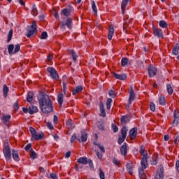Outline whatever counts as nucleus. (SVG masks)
I'll return each instance as SVG.
<instances>
[{
  "mask_svg": "<svg viewBox=\"0 0 179 179\" xmlns=\"http://www.w3.org/2000/svg\"><path fill=\"white\" fill-rule=\"evenodd\" d=\"M38 101L40 109L43 114H50L54 110V106H52V101L50 96L47 94H41L38 96Z\"/></svg>",
  "mask_w": 179,
  "mask_h": 179,
  "instance_id": "f257e3e1",
  "label": "nucleus"
},
{
  "mask_svg": "<svg viewBox=\"0 0 179 179\" xmlns=\"http://www.w3.org/2000/svg\"><path fill=\"white\" fill-rule=\"evenodd\" d=\"M3 153L7 162H10V160H12V152L10 151V147H9L8 140H5L3 141Z\"/></svg>",
  "mask_w": 179,
  "mask_h": 179,
  "instance_id": "f03ea898",
  "label": "nucleus"
},
{
  "mask_svg": "<svg viewBox=\"0 0 179 179\" xmlns=\"http://www.w3.org/2000/svg\"><path fill=\"white\" fill-rule=\"evenodd\" d=\"M63 20L60 22V27L61 29H63V30H65L66 27L67 29H72V18L71 17H62Z\"/></svg>",
  "mask_w": 179,
  "mask_h": 179,
  "instance_id": "7ed1b4c3",
  "label": "nucleus"
},
{
  "mask_svg": "<svg viewBox=\"0 0 179 179\" xmlns=\"http://www.w3.org/2000/svg\"><path fill=\"white\" fill-rule=\"evenodd\" d=\"M29 131L31 134V141L33 142V141H41L43 138H44V134L41 132V134H37V131H36V129L33 128V127H29Z\"/></svg>",
  "mask_w": 179,
  "mask_h": 179,
  "instance_id": "20e7f679",
  "label": "nucleus"
},
{
  "mask_svg": "<svg viewBox=\"0 0 179 179\" xmlns=\"http://www.w3.org/2000/svg\"><path fill=\"white\" fill-rule=\"evenodd\" d=\"M76 139H77L78 142H86V141H87V133L85 131V130L81 131L80 138H78L76 134H73L71 138V143H73Z\"/></svg>",
  "mask_w": 179,
  "mask_h": 179,
  "instance_id": "39448f33",
  "label": "nucleus"
},
{
  "mask_svg": "<svg viewBox=\"0 0 179 179\" xmlns=\"http://www.w3.org/2000/svg\"><path fill=\"white\" fill-rule=\"evenodd\" d=\"M27 37L28 38H30V37H31V36H33L35 32L37 33V22H36V20L32 22L31 27L28 26L27 27Z\"/></svg>",
  "mask_w": 179,
  "mask_h": 179,
  "instance_id": "423d86ee",
  "label": "nucleus"
},
{
  "mask_svg": "<svg viewBox=\"0 0 179 179\" xmlns=\"http://www.w3.org/2000/svg\"><path fill=\"white\" fill-rule=\"evenodd\" d=\"M8 51L9 55H13L14 54H17L19 51H20V45L16 44L15 45L13 44H10L8 45Z\"/></svg>",
  "mask_w": 179,
  "mask_h": 179,
  "instance_id": "0eeeda50",
  "label": "nucleus"
},
{
  "mask_svg": "<svg viewBox=\"0 0 179 179\" xmlns=\"http://www.w3.org/2000/svg\"><path fill=\"white\" fill-rule=\"evenodd\" d=\"M127 132H128V128H127V127L125 126L122 127L121 129L122 136H120L117 140V143L119 145H122V143H124L127 138Z\"/></svg>",
  "mask_w": 179,
  "mask_h": 179,
  "instance_id": "6e6552de",
  "label": "nucleus"
},
{
  "mask_svg": "<svg viewBox=\"0 0 179 179\" xmlns=\"http://www.w3.org/2000/svg\"><path fill=\"white\" fill-rule=\"evenodd\" d=\"M48 72H49L52 79H54L55 80H57V79H59V76L58 75V72L55 69L52 67H48L47 69Z\"/></svg>",
  "mask_w": 179,
  "mask_h": 179,
  "instance_id": "1a4fd4ad",
  "label": "nucleus"
},
{
  "mask_svg": "<svg viewBox=\"0 0 179 179\" xmlns=\"http://www.w3.org/2000/svg\"><path fill=\"white\" fill-rule=\"evenodd\" d=\"M149 78L156 76L157 75V69L153 66V65H150L148 69Z\"/></svg>",
  "mask_w": 179,
  "mask_h": 179,
  "instance_id": "9d476101",
  "label": "nucleus"
},
{
  "mask_svg": "<svg viewBox=\"0 0 179 179\" xmlns=\"http://www.w3.org/2000/svg\"><path fill=\"white\" fill-rule=\"evenodd\" d=\"M129 136L130 139H135L136 138V136L138 135V128L134 127L129 131Z\"/></svg>",
  "mask_w": 179,
  "mask_h": 179,
  "instance_id": "9b49d317",
  "label": "nucleus"
},
{
  "mask_svg": "<svg viewBox=\"0 0 179 179\" xmlns=\"http://www.w3.org/2000/svg\"><path fill=\"white\" fill-rule=\"evenodd\" d=\"M130 120L131 117H129V115L122 116L120 118L121 124L122 125H124L123 127H125V125L128 124V122H129Z\"/></svg>",
  "mask_w": 179,
  "mask_h": 179,
  "instance_id": "f8f14e48",
  "label": "nucleus"
},
{
  "mask_svg": "<svg viewBox=\"0 0 179 179\" xmlns=\"http://www.w3.org/2000/svg\"><path fill=\"white\" fill-rule=\"evenodd\" d=\"M153 31L156 37H158L159 38H163V31H162V29L159 28H153Z\"/></svg>",
  "mask_w": 179,
  "mask_h": 179,
  "instance_id": "ddd939ff",
  "label": "nucleus"
},
{
  "mask_svg": "<svg viewBox=\"0 0 179 179\" xmlns=\"http://www.w3.org/2000/svg\"><path fill=\"white\" fill-rule=\"evenodd\" d=\"M112 75L115 76V79H118L119 80H125L127 79V74H117V73L112 72Z\"/></svg>",
  "mask_w": 179,
  "mask_h": 179,
  "instance_id": "4468645a",
  "label": "nucleus"
},
{
  "mask_svg": "<svg viewBox=\"0 0 179 179\" xmlns=\"http://www.w3.org/2000/svg\"><path fill=\"white\" fill-rule=\"evenodd\" d=\"M127 143H124L120 147V153L122 155V156H127V153L128 152V150L127 149Z\"/></svg>",
  "mask_w": 179,
  "mask_h": 179,
  "instance_id": "2eb2a0df",
  "label": "nucleus"
},
{
  "mask_svg": "<svg viewBox=\"0 0 179 179\" xmlns=\"http://www.w3.org/2000/svg\"><path fill=\"white\" fill-rule=\"evenodd\" d=\"M3 122L6 127H9V122L10 121V115H3L2 116Z\"/></svg>",
  "mask_w": 179,
  "mask_h": 179,
  "instance_id": "dca6fc26",
  "label": "nucleus"
},
{
  "mask_svg": "<svg viewBox=\"0 0 179 179\" xmlns=\"http://www.w3.org/2000/svg\"><path fill=\"white\" fill-rule=\"evenodd\" d=\"M29 114H30L31 115H33V114L38 113V108H37V106L32 105V106H29Z\"/></svg>",
  "mask_w": 179,
  "mask_h": 179,
  "instance_id": "f3484780",
  "label": "nucleus"
},
{
  "mask_svg": "<svg viewBox=\"0 0 179 179\" xmlns=\"http://www.w3.org/2000/svg\"><path fill=\"white\" fill-rule=\"evenodd\" d=\"M141 164L143 169H146V167H148V155L143 156Z\"/></svg>",
  "mask_w": 179,
  "mask_h": 179,
  "instance_id": "a211bd4d",
  "label": "nucleus"
},
{
  "mask_svg": "<svg viewBox=\"0 0 179 179\" xmlns=\"http://www.w3.org/2000/svg\"><path fill=\"white\" fill-rule=\"evenodd\" d=\"M99 109L101 112V117L104 118V117H106V110L104 109V104L101 101L99 103Z\"/></svg>",
  "mask_w": 179,
  "mask_h": 179,
  "instance_id": "6ab92c4d",
  "label": "nucleus"
},
{
  "mask_svg": "<svg viewBox=\"0 0 179 179\" xmlns=\"http://www.w3.org/2000/svg\"><path fill=\"white\" fill-rule=\"evenodd\" d=\"M129 0H122L121 9H122V14L124 15L125 13V8L128 5V2Z\"/></svg>",
  "mask_w": 179,
  "mask_h": 179,
  "instance_id": "aec40b11",
  "label": "nucleus"
},
{
  "mask_svg": "<svg viewBox=\"0 0 179 179\" xmlns=\"http://www.w3.org/2000/svg\"><path fill=\"white\" fill-rule=\"evenodd\" d=\"M87 157H80L77 160V163H80V164H83L84 166H85V164H87Z\"/></svg>",
  "mask_w": 179,
  "mask_h": 179,
  "instance_id": "412c9836",
  "label": "nucleus"
},
{
  "mask_svg": "<svg viewBox=\"0 0 179 179\" xmlns=\"http://www.w3.org/2000/svg\"><path fill=\"white\" fill-rule=\"evenodd\" d=\"M135 100V92L134 90H131V92H129V104H132V101Z\"/></svg>",
  "mask_w": 179,
  "mask_h": 179,
  "instance_id": "4be33fe9",
  "label": "nucleus"
},
{
  "mask_svg": "<svg viewBox=\"0 0 179 179\" xmlns=\"http://www.w3.org/2000/svg\"><path fill=\"white\" fill-rule=\"evenodd\" d=\"M82 90H83V87H82V85L76 87L73 90V96H75V94H77L78 93H80Z\"/></svg>",
  "mask_w": 179,
  "mask_h": 179,
  "instance_id": "5701e85b",
  "label": "nucleus"
},
{
  "mask_svg": "<svg viewBox=\"0 0 179 179\" xmlns=\"http://www.w3.org/2000/svg\"><path fill=\"white\" fill-rule=\"evenodd\" d=\"M12 156H13V159L15 162H19V160H20V158H19V154H18L17 151H16L15 150H12Z\"/></svg>",
  "mask_w": 179,
  "mask_h": 179,
  "instance_id": "b1692460",
  "label": "nucleus"
},
{
  "mask_svg": "<svg viewBox=\"0 0 179 179\" xmlns=\"http://www.w3.org/2000/svg\"><path fill=\"white\" fill-rule=\"evenodd\" d=\"M122 66H127V65H131V61L127 57L122 58L121 60Z\"/></svg>",
  "mask_w": 179,
  "mask_h": 179,
  "instance_id": "393cba45",
  "label": "nucleus"
},
{
  "mask_svg": "<svg viewBox=\"0 0 179 179\" xmlns=\"http://www.w3.org/2000/svg\"><path fill=\"white\" fill-rule=\"evenodd\" d=\"M113 34H114V26L110 25L108 30V38L111 40L113 38Z\"/></svg>",
  "mask_w": 179,
  "mask_h": 179,
  "instance_id": "a878e982",
  "label": "nucleus"
},
{
  "mask_svg": "<svg viewBox=\"0 0 179 179\" xmlns=\"http://www.w3.org/2000/svg\"><path fill=\"white\" fill-rule=\"evenodd\" d=\"M66 125L69 129H73L75 128V124L72 122V120H69L66 122Z\"/></svg>",
  "mask_w": 179,
  "mask_h": 179,
  "instance_id": "bb28decb",
  "label": "nucleus"
},
{
  "mask_svg": "<svg viewBox=\"0 0 179 179\" xmlns=\"http://www.w3.org/2000/svg\"><path fill=\"white\" fill-rule=\"evenodd\" d=\"M8 92H9V87H8V85H4L3 86V97H5V99L8 97Z\"/></svg>",
  "mask_w": 179,
  "mask_h": 179,
  "instance_id": "cd10ccee",
  "label": "nucleus"
},
{
  "mask_svg": "<svg viewBox=\"0 0 179 179\" xmlns=\"http://www.w3.org/2000/svg\"><path fill=\"white\" fill-rule=\"evenodd\" d=\"M57 101L59 104V106H62V103H64V94L61 93L57 96Z\"/></svg>",
  "mask_w": 179,
  "mask_h": 179,
  "instance_id": "c85d7f7f",
  "label": "nucleus"
},
{
  "mask_svg": "<svg viewBox=\"0 0 179 179\" xmlns=\"http://www.w3.org/2000/svg\"><path fill=\"white\" fill-rule=\"evenodd\" d=\"M127 170L131 176H132V174H134V167L132 166V164H127Z\"/></svg>",
  "mask_w": 179,
  "mask_h": 179,
  "instance_id": "c756f323",
  "label": "nucleus"
},
{
  "mask_svg": "<svg viewBox=\"0 0 179 179\" xmlns=\"http://www.w3.org/2000/svg\"><path fill=\"white\" fill-rule=\"evenodd\" d=\"M62 15L66 16L65 17H69V15H71V10H69L67 8L63 9L62 10Z\"/></svg>",
  "mask_w": 179,
  "mask_h": 179,
  "instance_id": "7c9ffc66",
  "label": "nucleus"
},
{
  "mask_svg": "<svg viewBox=\"0 0 179 179\" xmlns=\"http://www.w3.org/2000/svg\"><path fill=\"white\" fill-rule=\"evenodd\" d=\"M178 48H179V44L178 43H176L175 47L173 48L172 50V54L173 55H178Z\"/></svg>",
  "mask_w": 179,
  "mask_h": 179,
  "instance_id": "2f4dec72",
  "label": "nucleus"
},
{
  "mask_svg": "<svg viewBox=\"0 0 179 179\" xmlns=\"http://www.w3.org/2000/svg\"><path fill=\"white\" fill-rule=\"evenodd\" d=\"M33 92H29L27 94V101L28 103H31V101H33Z\"/></svg>",
  "mask_w": 179,
  "mask_h": 179,
  "instance_id": "473e14b6",
  "label": "nucleus"
},
{
  "mask_svg": "<svg viewBox=\"0 0 179 179\" xmlns=\"http://www.w3.org/2000/svg\"><path fill=\"white\" fill-rule=\"evenodd\" d=\"M159 26L162 28V29H167L169 24H167V22H166V21L164 20H161L159 21Z\"/></svg>",
  "mask_w": 179,
  "mask_h": 179,
  "instance_id": "72a5a7b5",
  "label": "nucleus"
},
{
  "mask_svg": "<svg viewBox=\"0 0 179 179\" xmlns=\"http://www.w3.org/2000/svg\"><path fill=\"white\" fill-rule=\"evenodd\" d=\"M31 159L32 160H34V159H37V153L33 150V149H31L29 151Z\"/></svg>",
  "mask_w": 179,
  "mask_h": 179,
  "instance_id": "f704fd0d",
  "label": "nucleus"
},
{
  "mask_svg": "<svg viewBox=\"0 0 179 179\" xmlns=\"http://www.w3.org/2000/svg\"><path fill=\"white\" fill-rule=\"evenodd\" d=\"M13 36V29H10L8 34L7 43H10V40H12Z\"/></svg>",
  "mask_w": 179,
  "mask_h": 179,
  "instance_id": "c9c22d12",
  "label": "nucleus"
},
{
  "mask_svg": "<svg viewBox=\"0 0 179 179\" xmlns=\"http://www.w3.org/2000/svg\"><path fill=\"white\" fill-rule=\"evenodd\" d=\"M113 103V99L109 98L107 99L106 101V108L107 110H110L111 108V103Z\"/></svg>",
  "mask_w": 179,
  "mask_h": 179,
  "instance_id": "e433bc0d",
  "label": "nucleus"
},
{
  "mask_svg": "<svg viewBox=\"0 0 179 179\" xmlns=\"http://www.w3.org/2000/svg\"><path fill=\"white\" fill-rule=\"evenodd\" d=\"M159 103L161 106H164V104H166V98H164L163 96H161L159 99Z\"/></svg>",
  "mask_w": 179,
  "mask_h": 179,
  "instance_id": "4c0bfd02",
  "label": "nucleus"
},
{
  "mask_svg": "<svg viewBox=\"0 0 179 179\" xmlns=\"http://www.w3.org/2000/svg\"><path fill=\"white\" fill-rule=\"evenodd\" d=\"M48 38V34H47V31H43L41 35V40H47Z\"/></svg>",
  "mask_w": 179,
  "mask_h": 179,
  "instance_id": "58836bf2",
  "label": "nucleus"
},
{
  "mask_svg": "<svg viewBox=\"0 0 179 179\" xmlns=\"http://www.w3.org/2000/svg\"><path fill=\"white\" fill-rule=\"evenodd\" d=\"M70 52L72 55L73 60L76 62V58H78V55L73 50H70Z\"/></svg>",
  "mask_w": 179,
  "mask_h": 179,
  "instance_id": "ea45409f",
  "label": "nucleus"
},
{
  "mask_svg": "<svg viewBox=\"0 0 179 179\" xmlns=\"http://www.w3.org/2000/svg\"><path fill=\"white\" fill-rule=\"evenodd\" d=\"M166 90L169 93V94H171L173 93V87H171V85L167 84L166 85Z\"/></svg>",
  "mask_w": 179,
  "mask_h": 179,
  "instance_id": "a19ab883",
  "label": "nucleus"
},
{
  "mask_svg": "<svg viewBox=\"0 0 179 179\" xmlns=\"http://www.w3.org/2000/svg\"><path fill=\"white\" fill-rule=\"evenodd\" d=\"M92 10L94 15H97V7L96 6V3L92 1Z\"/></svg>",
  "mask_w": 179,
  "mask_h": 179,
  "instance_id": "79ce46f5",
  "label": "nucleus"
},
{
  "mask_svg": "<svg viewBox=\"0 0 179 179\" xmlns=\"http://www.w3.org/2000/svg\"><path fill=\"white\" fill-rule=\"evenodd\" d=\"M108 95L113 99H114V97H117V94L114 93V91L113 90H110L108 91Z\"/></svg>",
  "mask_w": 179,
  "mask_h": 179,
  "instance_id": "37998d69",
  "label": "nucleus"
},
{
  "mask_svg": "<svg viewBox=\"0 0 179 179\" xmlns=\"http://www.w3.org/2000/svg\"><path fill=\"white\" fill-rule=\"evenodd\" d=\"M150 110H151V111H153V112L156 111V106L155 105V103L150 102Z\"/></svg>",
  "mask_w": 179,
  "mask_h": 179,
  "instance_id": "c03bdc74",
  "label": "nucleus"
},
{
  "mask_svg": "<svg viewBox=\"0 0 179 179\" xmlns=\"http://www.w3.org/2000/svg\"><path fill=\"white\" fill-rule=\"evenodd\" d=\"M87 164H89L90 169H92V170H94V166L93 165V161H92V159H88Z\"/></svg>",
  "mask_w": 179,
  "mask_h": 179,
  "instance_id": "a18cd8bd",
  "label": "nucleus"
},
{
  "mask_svg": "<svg viewBox=\"0 0 179 179\" xmlns=\"http://www.w3.org/2000/svg\"><path fill=\"white\" fill-rule=\"evenodd\" d=\"M99 177L100 179H106L104 172L103 171V170H101V169H99Z\"/></svg>",
  "mask_w": 179,
  "mask_h": 179,
  "instance_id": "49530a36",
  "label": "nucleus"
},
{
  "mask_svg": "<svg viewBox=\"0 0 179 179\" xmlns=\"http://www.w3.org/2000/svg\"><path fill=\"white\" fill-rule=\"evenodd\" d=\"M32 13L34 16H37V8H36V4H34L32 7Z\"/></svg>",
  "mask_w": 179,
  "mask_h": 179,
  "instance_id": "de8ad7c7",
  "label": "nucleus"
},
{
  "mask_svg": "<svg viewBox=\"0 0 179 179\" xmlns=\"http://www.w3.org/2000/svg\"><path fill=\"white\" fill-rule=\"evenodd\" d=\"M140 153L141 156H148V154H145V148L143 146L141 147Z\"/></svg>",
  "mask_w": 179,
  "mask_h": 179,
  "instance_id": "09e8293b",
  "label": "nucleus"
},
{
  "mask_svg": "<svg viewBox=\"0 0 179 179\" xmlns=\"http://www.w3.org/2000/svg\"><path fill=\"white\" fill-rule=\"evenodd\" d=\"M112 129L115 134L118 132V127L114 124H112Z\"/></svg>",
  "mask_w": 179,
  "mask_h": 179,
  "instance_id": "8fccbe9b",
  "label": "nucleus"
},
{
  "mask_svg": "<svg viewBox=\"0 0 179 179\" xmlns=\"http://www.w3.org/2000/svg\"><path fill=\"white\" fill-rule=\"evenodd\" d=\"M173 127H177L179 124V119H173Z\"/></svg>",
  "mask_w": 179,
  "mask_h": 179,
  "instance_id": "3c124183",
  "label": "nucleus"
},
{
  "mask_svg": "<svg viewBox=\"0 0 179 179\" xmlns=\"http://www.w3.org/2000/svg\"><path fill=\"white\" fill-rule=\"evenodd\" d=\"M13 108L15 111H17V110H19V103L17 101L15 102L13 105Z\"/></svg>",
  "mask_w": 179,
  "mask_h": 179,
  "instance_id": "603ef678",
  "label": "nucleus"
},
{
  "mask_svg": "<svg viewBox=\"0 0 179 179\" xmlns=\"http://www.w3.org/2000/svg\"><path fill=\"white\" fill-rule=\"evenodd\" d=\"M173 118L174 119H179V114L178 112L177 113V110L173 111Z\"/></svg>",
  "mask_w": 179,
  "mask_h": 179,
  "instance_id": "864d4df0",
  "label": "nucleus"
},
{
  "mask_svg": "<svg viewBox=\"0 0 179 179\" xmlns=\"http://www.w3.org/2000/svg\"><path fill=\"white\" fill-rule=\"evenodd\" d=\"M98 147L99 148L101 152H102V153H106V150L104 148V146L101 145H98Z\"/></svg>",
  "mask_w": 179,
  "mask_h": 179,
  "instance_id": "5fc2aeb1",
  "label": "nucleus"
},
{
  "mask_svg": "<svg viewBox=\"0 0 179 179\" xmlns=\"http://www.w3.org/2000/svg\"><path fill=\"white\" fill-rule=\"evenodd\" d=\"M95 152L98 159H103V155H101L99 151L95 150Z\"/></svg>",
  "mask_w": 179,
  "mask_h": 179,
  "instance_id": "6e6d98bb",
  "label": "nucleus"
},
{
  "mask_svg": "<svg viewBox=\"0 0 179 179\" xmlns=\"http://www.w3.org/2000/svg\"><path fill=\"white\" fill-rule=\"evenodd\" d=\"M50 177L52 179H58V177L57 176V174L52 173L50 174Z\"/></svg>",
  "mask_w": 179,
  "mask_h": 179,
  "instance_id": "4d7b16f0",
  "label": "nucleus"
},
{
  "mask_svg": "<svg viewBox=\"0 0 179 179\" xmlns=\"http://www.w3.org/2000/svg\"><path fill=\"white\" fill-rule=\"evenodd\" d=\"M155 179H163V174H162V173L161 172L158 175H156Z\"/></svg>",
  "mask_w": 179,
  "mask_h": 179,
  "instance_id": "13d9d810",
  "label": "nucleus"
},
{
  "mask_svg": "<svg viewBox=\"0 0 179 179\" xmlns=\"http://www.w3.org/2000/svg\"><path fill=\"white\" fill-rule=\"evenodd\" d=\"M31 148V144L29 143L27 144L25 148H24V150H26V152H27V150H30V149Z\"/></svg>",
  "mask_w": 179,
  "mask_h": 179,
  "instance_id": "bf43d9fd",
  "label": "nucleus"
},
{
  "mask_svg": "<svg viewBox=\"0 0 179 179\" xmlns=\"http://www.w3.org/2000/svg\"><path fill=\"white\" fill-rule=\"evenodd\" d=\"M99 129H101V131H104V126H103V124L99 123L97 125Z\"/></svg>",
  "mask_w": 179,
  "mask_h": 179,
  "instance_id": "052dcab7",
  "label": "nucleus"
},
{
  "mask_svg": "<svg viewBox=\"0 0 179 179\" xmlns=\"http://www.w3.org/2000/svg\"><path fill=\"white\" fill-rule=\"evenodd\" d=\"M47 127L49 129H54V126H52V124L50 122L47 123Z\"/></svg>",
  "mask_w": 179,
  "mask_h": 179,
  "instance_id": "680f3d73",
  "label": "nucleus"
},
{
  "mask_svg": "<svg viewBox=\"0 0 179 179\" xmlns=\"http://www.w3.org/2000/svg\"><path fill=\"white\" fill-rule=\"evenodd\" d=\"M53 122L54 124H58V117L56 115L53 116Z\"/></svg>",
  "mask_w": 179,
  "mask_h": 179,
  "instance_id": "e2e57ef3",
  "label": "nucleus"
},
{
  "mask_svg": "<svg viewBox=\"0 0 179 179\" xmlns=\"http://www.w3.org/2000/svg\"><path fill=\"white\" fill-rule=\"evenodd\" d=\"M22 111L23 113H24L25 114H27V113H29V111H30V109H29V108H22Z\"/></svg>",
  "mask_w": 179,
  "mask_h": 179,
  "instance_id": "0e129e2a",
  "label": "nucleus"
},
{
  "mask_svg": "<svg viewBox=\"0 0 179 179\" xmlns=\"http://www.w3.org/2000/svg\"><path fill=\"white\" fill-rule=\"evenodd\" d=\"M63 92L64 94L66 93V84L65 83H63Z\"/></svg>",
  "mask_w": 179,
  "mask_h": 179,
  "instance_id": "69168bd1",
  "label": "nucleus"
},
{
  "mask_svg": "<svg viewBox=\"0 0 179 179\" xmlns=\"http://www.w3.org/2000/svg\"><path fill=\"white\" fill-rule=\"evenodd\" d=\"M113 163L115 164V166H118V164H120V161L117 159H113Z\"/></svg>",
  "mask_w": 179,
  "mask_h": 179,
  "instance_id": "338daca9",
  "label": "nucleus"
},
{
  "mask_svg": "<svg viewBox=\"0 0 179 179\" xmlns=\"http://www.w3.org/2000/svg\"><path fill=\"white\" fill-rule=\"evenodd\" d=\"M176 168L177 171H178V173H179V160L176 161Z\"/></svg>",
  "mask_w": 179,
  "mask_h": 179,
  "instance_id": "774afa93",
  "label": "nucleus"
}]
</instances>
